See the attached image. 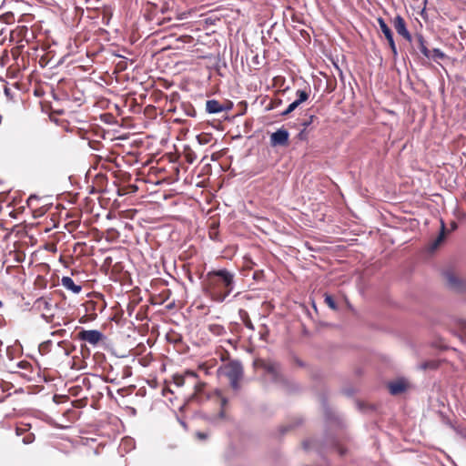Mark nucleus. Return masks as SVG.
Returning <instances> with one entry per match:
<instances>
[{"label": "nucleus", "mask_w": 466, "mask_h": 466, "mask_svg": "<svg viewBox=\"0 0 466 466\" xmlns=\"http://www.w3.org/2000/svg\"><path fill=\"white\" fill-rule=\"evenodd\" d=\"M207 285L214 299L223 302L235 289L234 274L226 268L209 271Z\"/></svg>", "instance_id": "f257e3e1"}, {"label": "nucleus", "mask_w": 466, "mask_h": 466, "mask_svg": "<svg viewBox=\"0 0 466 466\" xmlns=\"http://www.w3.org/2000/svg\"><path fill=\"white\" fill-rule=\"evenodd\" d=\"M265 370L269 375L270 380L278 384H286V379L283 377L279 364L269 362L265 365Z\"/></svg>", "instance_id": "f03ea898"}, {"label": "nucleus", "mask_w": 466, "mask_h": 466, "mask_svg": "<svg viewBox=\"0 0 466 466\" xmlns=\"http://www.w3.org/2000/svg\"><path fill=\"white\" fill-rule=\"evenodd\" d=\"M377 21H378V24H379V26H380L381 32L383 33V35H385V37L389 43V46L390 47L393 56L396 57L398 56V50L396 47V44H395V41L393 38V33H392L391 29L389 27V25H387V23L385 22V20L382 17H379L377 19Z\"/></svg>", "instance_id": "7ed1b4c3"}, {"label": "nucleus", "mask_w": 466, "mask_h": 466, "mask_svg": "<svg viewBox=\"0 0 466 466\" xmlns=\"http://www.w3.org/2000/svg\"><path fill=\"white\" fill-rule=\"evenodd\" d=\"M78 339L96 346L104 339V334L97 329H83L78 333Z\"/></svg>", "instance_id": "20e7f679"}, {"label": "nucleus", "mask_w": 466, "mask_h": 466, "mask_svg": "<svg viewBox=\"0 0 466 466\" xmlns=\"http://www.w3.org/2000/svg\"><path fill=\"white\" fill-rule=\"evenodd\" d=\"M225 374L228 379L241 380L243 377V366L238 360L230 361L225 368Z\"/></svg>", "instance_id": "39448f33"}, {"label": "nucleus", "mask_w": 466, "mask_h": 466, "mask_svg": "<svg viewBox=\"0 0 466 466\" xmlns=\"http://www.w3.org/2000/svg\"><path fill=\"white\" fill-rule=\"evenodd\" d=\"M393 26H394L396 32L398 33V35H400V36H402L409 42L412 41V36H411L410 33L409 32V30L407 29L405 20L401 15H398L394 17Z\"/></svg>", "instance_id": "423d86ee"}, {"label": "nucleus", "mask_w": 466, "mask_h": 466, "mask_svg": "<svg viewBox=\"0 0 466 466\" xmlns=\"http://www.w3.org/2000/svg\"><path fill=\"white\" fill-rule=\"evenodd\" d=\"M289 131L284 128H279L270 135V145L272 147L286 146L289 143Z\"/></svg>", "instance_id": "0eeeda50"}, {"label": "nucleus", "mask_w": 466, "mask_h": 466, "mask_svg": "<svg viewBox=\"0 0 466 466\" xmlns=\"http://www.w3.org/2000/svg\"><path fill=\"white\" fill-rule=\"evenodd\" d=\"M409 388V382L404 378H399L388 383V389L391 395H400L404 393Z\"/></svg>", "instance_id": "6e6552de"}, {"label": "nucleus", "mask_w": 466, "mask_h": 466, "mask_svg": "<svg viewBox=\"0 0 466 466\" xmlns=\"http://www.w3.org/2000/svg\"><path fill=\"white\" fill-rule=\"evenodd\" d=\"M444 278L446 279L447 286L455 290V291H462L466 289V284L459 279L453 272L446 271L444 273Z\"/></svg>", "instance_id": "1a4fd4ad"}, {"label": "nucleus", "mask_w": 466, "mask_h": 466, "mask_svg": "<svg viewBox=\"0 0 466 466\" xmlns=\"http://www.w3.org/2000/svg\"><path fill=\"white\" fill-rule=\"evenodd\" d=\"M231 106L222 105L218 100L210 99L206 102V111L208 114H218L222 111L229 110Z\"/></svg>", "instance_id": "9d476101"}, {"label": "nucleus", "mask_w": 466, "mask_h": 466, "mask_svg": "<svg viewBox=\"0 0 466 466\" xmlns=\"http://www.w3.org/2000/svg\"><path fill=\"white\" fill-rule=\"evenodd\" d=\"M62 286L67 290L72 291L74 294H78L82 290V286L76 284L75 281L67 276H64L61 279Z\"/></svg>", "instance_id": "9b49d317"}, {"label": "nucleus", "mask_w": 466, "mask_h": 466, "mask_svg": "<svg viewBox=\"0 0 466 466\" xmlns=\"http://www.w3.org/2000/svg\"><path fill=\"white\" fill-rule=\"evenodd\" d=\"M416 41H417V47L421 52V54L427 57L431 58V50L426 46V41L424 40V37L420 34L416 35Z\"/></svg>", "instance_id": "f8f14e48"}, {"label": "nucleus", "mask_w": 466, "mask_h": 466, "mask_svg": "<svg viewBox=\"0 0 466 466\" xmlns=\"http://www.w3.org/2000/svg\"><path fill=\"white\" fill-rule=\"evenodd\" d=\"M445 230H446L445 224H444V221L441 219V231H440L438 238L432 243V246H431L432 249L436 248L443 241V239L445 238Z\"/></svg>", "instance_id": "ddd939ff"}, {"label": "nucleus", "mask_w": 466, "mask_h": 466, "mask_svg": "<svg viewBox=\"0 0 466 466\" xmlns=\"http://www.w3.org/2000/svg\"><path fill=\"white\" fill-rule=\"evenodd\" d=\"M296 101L298 102V104L301 105L302 103L309 99V93L305 89H299L296 91Z\"/></svg>", "instance_id": "4468645a"}, {"label": "nucleus", "mask_w": 466, "mask_h": 466, "mask_svg": "<svg viewBox=\"0 0 466 466\" xmlns=\"http://www.w3.org/2000/svg\"><path fill=\"white\" fill-rule=\"evenodd\" d=\"M446 56L444 52H442L440 48H434L432 51H431V58L434 61H437L439 59H443Z\"/></svg>", "instance_id": "2eb2a0df"}, {"label": "nucleus", "mask_w": 466, "mask_h": 466, "mask_svg": "<svg viewBox=\"0 0 466 466\" xmlns=\"http://www.w3.org/2000/svg\"><path fill=\"white\" fill-rule=\"evenodd\" d=\"M36 303L39 308H41L45 310L49 311L51 309V307H52L51 302L45 298H40L39 299H37Z\"/></svg>", "instance_id": "dca6fc26"}, {"label": "nucleus", "mask_w": 466, "mask_h": 466, "mask_svg": "<svg viewBox=\"0 0 466 466\" xmlns=\"http://www.w3.org/2000/svg\"><path fill=\"white\" fill-rule=\"evenodd\" d=\"M51 345H52V341L51 340H46V341L42 342L39 345V351L42 354L48 353L51 350Z\"/></svg>", "instance_id": "f3484780"}, {"label": "nucleus", "mask_w": 466, "mask_h": 466, "mask_svg": "<svg viewBox=\"0 0 466 466\" xmlns=\"http://www.w3.org/2000/svg\"><path fill=\"white\" fill-rule=\"evenodd\" d=\"M300 105L298 104L296 100H294L292 103L289 105V106L283 112H281L280 115L283 116H288L289 114L293 112Z\"/></svg>", "instance_id": "a211bd4d"}, {"label": "nucleus", "mask_w": 466, "mask_h": 466, "mask_svg": "<svg viewBox=\"0 0 466 466\" xmlns=\"http://www.w3.org/2000/svg\"><path fill=\"white\" fill-rule=\"evenodd\" d=\"M324 300L326 304L331 309H337V304L331 295L325 294Z\"/></svg>", "instance_id": "6ab92c4d"}, {"label": "nucleus", "mask_w": 466, "mask_h": 466, "mask_svg": "<svg viewBox=\"0 0 466 466\" xmlns=\"http://www.w3.org/2000/svg\"><path fill=\"white\" fill-rule=\"evenodd\" d=\"M318 118L314 115H310L308 119H305L301 126L303 128L307 129L310 125H312Z\"/></svg>", "instance_id": "aec40b11"}, {"label": "nucleus", "mask_w": 466, "mask_h": 466, "mask_svg": "<svg viewBox=\"0 0 466 466\" xmlns=\"http://www.w3.org/2000/svg\"><path fill=\"white\" fill-rule=\"evenodd\" d=\"M16 367L24 370H30L32 366L30 362L26 360H22L16 363Z\"/></svg>", "instance_id": "412c9836"}, {"label": "nucleus", "mask_w": 466, "mask_h": 466, "mask_svg": "<svg viewBox=\"0 0 466 466\" xmlns=\"http://www.w3.org/2000/svg\"><path fill=\"white\" fill-rule=\"evenodd\" d=\"M112 17V13L109 12V11H104L103 12V16H102V23L105 25H109V21Z\"/></svg>", "instance_id": "4be33fe9"}, {"label": "nucleus", "mask_w": 466, "mask_h": 466, "mask_svg": "<svg viewBox=\"0 0 466 466\" xmlns=\"http://www.w3.org/2000/svg\"><path fill=\"white\" fill-rule=\"evenodd\" d=\"M230 381V386L233 390H238L239 389V380H235V379H228Z\"/></svg>", "instance_id": "5701e85b"}, {"label": "nucleus", "mask_w": 466, "mask_h": 466, "mask_svg": "<svg viewBox=\"0 0 466 466\" xmlns=\"http://www.w3.org/2000/svg\"><path fill=\"white\" fill-rule=\"evenodd\" d=\"M4 93L6 96L7 98L12 99L13 98V91L10 87L7 86H5L4 87Z\"/></svg>", "instance_id": "b1692460"}, {"label": "nucleus", "mask_w": 466, "mask_h": 466, "mask_svg": "<svg viewBox=\"0 0 466 466\" xmlns=\"http://www.w3.org/2000/svg\"><path fill=\"white\" fill-rule=\"evenodd\" d=\"M34 440H35L34 435L33 434H29V435H27V436L23 438V442L25 444H30V443H32L34 441Z\"/></svg>", "instance_id": "393cba45"}, {"label": "nucleus", "mask_w": 466, "mask_h": 466, "mask_svg": "<svg viewBox=\"0 0 466 466\" xmlns=\"http://www.w3.org/2000/svg\"><path fill=\"white\" fill-rule=\"evenodd\" d=\"M186 114L191 117H195L196 116V110L194 109V107H192L191 106H189L187 107V109L186 110Z\"/></svg>", "instance_id": "a878e982"}, {"label": "nucleus", "mask_w": 466, "mask_h": 466, "mask_svg": "<svg viewBox=\"0 0 466 466\" xmlns=\"http://www.w3.org/2000/svg\"><path fill=\"white\" fill-rule=\"evenodd\" d=\"M307 129L303 128L299 133V138L300 140H305L307 139V132H306Z\"/></svg>", "instance_id": "bb28decb"}, {"label": "nucleus", "mask_w": 466, "mask_h": 466, "mask_svg": "<svg viewBox=\"0 0 466 466\" xmlns=\"http://www.w3.org/2000/svg\"><path fill=\"white\" fill-rule=\"evenodd\" d=\"M198 439L203 441V440H206L208 438V433H205V432H201V431H198L196 433Z\"/></svg>", "instance_id": "cd10ccee"}, {"label": "nucleus", "mask_w": 466, "mask_h": 466, "mask_svg": "<svg viewBox=\"0 0 466 466\" xmlns=\"http://www.w3.org/2000/svg\"><path fill=\"white\" fill-rule=\"evenodd\" d=\"M35 200H38V197L36 195H31L27 199L28 205H32L33 201Z\"/></svg>", "instance_id": "c85d7f7f"}, {"label": "nucleus", "mask_w": 466, "mask_h": 466, "mask_svg": "<svg viewBox=\"0 0 466 466\" xmlns=\"http://www.w3.org/2000/svg\"><path fill=\"white\" fill-rule=\"evenodd\" d=\"M289 429H291V425L283 426V427H281V428H280V431H281V433L283 434V433H285V432L289 431Z\"/></svg>", "instance_id": "c756f323"}, {"label": "nucleus", "mask_w": 466, "mask_h": 466, "mask_svg": "<svg viewBox=\"0 0 466 466\" xmlns=\"http://www.w3.org/2000/svg\"><path fill=\"white\" fill-rule=\"evenodd\" d=\"M245 326H246V328H248L249 329H252V330L254 329V326L250 320L246 321Z\"/></svg>", "instance_id": "7c9ffc66"}, {"label": "nucleus", "mask_w": 466, "mask_h": 466, "mask_svg": "<svg viewBox=\"0 0 466 466\" xmlns=\"http://www.w3.org/2000/svg\"><path fill=\"white\" fill-rule=\"evenodd\" d=\"M457 228H458L457 223L455 221H452L451 223V230H455V229H457Z\"/></svg>", "instance_id": "2f4dec72"}, {"label": "nucleus", "mask_w": 466, "mask_h": 466, "mask_svg": "<svg viewBox=\"0 0 466 466\" xmlns=\"http://www.w3.org/2000/svg\"><path fill=\"white\" fill-rule=\"evenodd\" d=\"M336 68H337V69H338V71H339V77L342 79V78H343V73H342L341 69H339L338 66H336Z\"/></svg>", "instance_id": "473e14b6"}, {"label": "nucleus", "mask_w": 466, "mask_h": 466, "mask_svg": "<svg viewBox=\"0 0 466 466\" xmlns=\"http://www.w3.org/2000/svg\"><path fill=\"white\" fill-rule=\"evenodd\" d=\"M227 401H228L227 399L223 398L221 400V406L224 407L227 404Z\"/></svg>", "instance_id": "72a5a7b5"}, {"label": "nucleus", "mask_w": 466, "mask_h": 466, "mask_svg": "<svg viewBox=\"0 0 466 466\" xmlns=\"http://www.w3.org/2000/svg\"><path fill=\"white\" fill-rule=\"evenodd\" d=\"M65 355L68 356L70 351L67 349H64Z\"/></svg>", "instance_id": "f704fd0d"}, {"label": "nucleus", "mask_w": 466, "mask_h": 466, "mask_svg": "<svg viewBox=\"0 0 466 466\" xmlns=\"http://www.w3.org/2000/svg\"><path fill=\"white\" fill-rule=\"evenodd\" d=\"M219 417H220V418H224V417H225V413H224V411H220V412H219Z\"/></svg>", "instance_id": "c9c22d12"}, {"label": "nucleus", "mask_w": 466, "mask_h": 466, "mask_svg": "<svg viewBox=\"0 0 466 466\" xmlns=\"http://www.w3.org/2000/svg\"><path fill=\"white\" fill-rule=\"evenodd\" d=\"M64 343H65L64 341H59V342L57 343V346H58V347H63V344H64Z\"/></svg>", "instance_id": "e433bc0d"}, {"label": "nucleus", "mask_w": 466, "mask_h": 466, "mask_svg": "<svg viewBox=\"0 0 466 466\" xmlns=\"http://www.w3.org/2000/svg\"><path fill=\"white\" fill-rule=\"evenodd\" d=\"M421 368L424 369V370L427 369L428 368V364L427 363L422 364Z\"/></svg>", "instance_id": "4c0bfd02"}, {"label": "nucleus", "mask_w": 466, "mask_h": 466, "mask_svg": "<svg viewBox=\"0 0 466 466\" xmlns=\"http://www.w3.org/2000/svg\"><path fill=\"white\" fill-rule=\"evenodd\" d=\"M214 329H222V327L220 326H215Z\"/></svg>", "instance_id": "58836bf2"}, {"label": "nucleus", "mask_w": 466, "mask_h": 466, "mask_svg": "<svg viewBox=\"0 0 466 466\" xmlns=\"http://www.w3.org/2000/svg\"><path fill=\"white\" fill-rule=\"evenodd\" d=\"M307 445H308L307 442H304L305 449L308 448Z\"/></svg>", "instance_id": "ea45409f"}, {"label": "nucleus", "mask_w": 466, "mask_h": 466, "mask_svg": "<svg viewBox=\"0 0 466 466\" xmlns=\"http://www.w3.org/2000/svg\"><path fill=\"white\" fill-rule=\"evenodd\" d=\"M465 336H466V324H465V330H464Z\"/></svg>", "instance_id": "a19ab883"}]
</instances>
